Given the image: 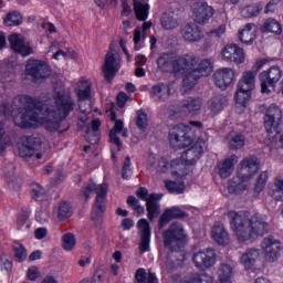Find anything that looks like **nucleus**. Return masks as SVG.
I'll return each instance as SVG.
<instances>
[{
	"mask_svg": "<svg viewBox=\"0 0 283 283\" xmlns=\"http://www.w3.org/2000/svg\"><path fill=\"white\" fill-rule=\"evenodd\" d=\"M19 103L24 107L18 108V115L13 117L15 127L32 129L39 123V113L43 114L42 124L48 132H57L61 123L74 112L76 103L71 95L57 92L54 96L55 109L45 107V104L36 97L20 95Z\"/></svg>",
	"mask_w": 283,
	"mask_h": 283,
	"instance_id": "nucleus-1",
	"label": "nucleus"
},
{
	"mask_svg": "<svg viewBox=\"0 0 283 283\" xmlns=\"http://www.w3.org/2000/svg\"><path fill=\"white\" fill-rule=\"evenodd\" d=\"M229 218H231V229L234 231L240 243L253 242L260 235L269 233V223L259 213L248 219L247 216L240 212L230 211Z\"/></svg>",
	"mask_w": 283,
	"mask_h": 283,
	"instance_id": "nucleus-2",
	"label": "nucleus"
},
{
	"mask_svg": "<svg viewBox=\"0 0 283 283\" xmlns=\"http://www.w3.org/2000/svg\"><path fill=\"white\" fill-rule=\"evenodd\" d=\"M198 59L193 52L174 57L172 53L164 52L157 57V67L163 74H176L185 76L189 70L198 65Z\"/></svg>",
	"mask_w": 283,
	"mask_h": 283,
	"instance_id": "nucleus-3",
	"label": "nucleus"
},
{
	"mask_svg": "<svg viewBox=\"0 0 283 283\" xmlns=\"http://www.w3.org/2000/svg\"><path fill=\"white\" fill-rule=\"evenodd\" d=\"M96 193L95 201L92 207L91 220L96 222L103 219V214L107 211V193H109V185L107 182H103L96 185L93 180L88 181L81 189V196L84 197L85 202L90 200L92 193Z\"/></svg>",
	"mask_w": 283,
	"mask_h": 283,
	"instance_id": "nucleus-4",
	"label": "nucleus"
},
{
	"mask_svg": "<svg viewBox=\"0 0 283 283\" xmlns=\"http://www.w3.org/2000/svg\"><path fill=\"white\" fill-rule=\"evenodd\" d=\"M240 167V172L238 174L240 181L238 182L235 179H232L228 182V193L234 196H242L249 189V185L244 182H249L260 171V161L254 156L245 157L241 160Z\"/></svg>",
	"mask_w": 283,
	"mask_h": 283,
	"instance_id": "nucleus-5",
	"label": "nucleus"
},
{
	"mask_svg": "<svg viewBox=\"0 0 283 283\" xmlns=\"http://www.w3.org/2000/svg\"><path fill=\"white\" fill-rule=\"evenodd\" d=\"M205 147H207V142L205 138L199 137L190 148L181 154L180 159H172L170 161L172 176H177V178H186L187 172H180L182 165H196L198 160L202 158V154H205Z\"/></svg>",
	"mask_w": 283,
	"mask_h": 283,
	"instance_id": "nucleus-6",
	"label": "nucleus"
},
{
	"mask_svg": "<svg viewBox=\"0 0 283 283\" xmlns=\"http://www.w3.org/2000/svg\"><path fill=\"white\" fill-rule=\"evenodd\" d=\"M164 248L170 253H180L187 244V230L185 226L178 221L169 224V227L161 233Z\"/></svg>",
	"mask_w": 283,
	"mask_h": 283,
	"instance_id": "nucleus-7",
	"label": "nucleus"
},
{
	"mask_svg": "<svg viewBox=\"0 0 283 283\" xmlns=\"http://www.w3.org/2000/svg\"><path fill=\"white\" fill-rule=\"evenodd\" d=\"M195 139L196 135L193 134V130L185 124H177L168 133L170 147L175 150L185 149L190 145H193Z\"/></svg>",
	"mask_w": 283,
	"mask_h": 283,
	"instance_id": "nucleus-8",
	"label": "nucleus"
},
{
	"mask_svg": "<svg viewBox=\"0 0 283 283\" xmlns=\"http://www.w3.org/2000/svg\"><path fill=\"white\" fill-rule=\"evenodd\" d=\"M213 72V64L211 63L210 60H202L199 64L198 67L192 66L188 72L184 74V87L186 90H193L196 87V84L202 76H209Z\"/></svg>",
	"mask_w": 283,
	"mask_h": 283,
	"instance_id": "nucleus-9",
	"label": "nucleus"
},
{
	"mask_svg": "<svg viewBox=\"0 0 283 283\" xmlns=\"http://www.w3.org/2000/svg\"><path fill=\"white\" fill-rule=\"evenodd\" d=\"M282 80V69L280 66H271L269 70L259 74L261 83V93L271 94L277 87V83Z\"/></svg>",
	"mask_w": 283,
	"mask_h": 283,
	"instance_id": "nucleus-10",
	"label": "nucleus"
},
{
	"mask_svg": "<svg viewBox=\"0 0 283 283\" xmlns=\"http://www.w3.org/2000/svg\"><path fill=\"white\" fill-rule=\"evenodd\" d=\"M264 128L268 134H280L282 132V109L271 104L265 113Z\"/></svg>",
	"mask_w": 283,
	"mask_h": 283,
	"instance_id": "nucleus-11",
	"label": "nucleus"
},
{
	"mask_svg": "<svg viewBox=\"0 0 283 283\" xmlns=\"http://www.w3.org/2000/svg\"><path fill=\"white\" fill-rule=\"evenodd\" d=\"M25 74L33 81H43L52 74V69L43 60H29L25 65Z\"/></svg>",
	"mask_w": 283,
	"mask_h": 283,
	"instance_id": "nucleus-12",
	"label": "nucleus"
},
{
	"mask_svg": "<svg viewBox=\"0 0 283 283\" xmlns=\"http://www.w3.org/2000/svg\"><path fill=\"white\" fill-rule=\"evenodd\" d=\"M105 81L112 83L116 78V74L120 72V62L116 57L114 51H108L104 57V64L102 66Z\"/></svg>",
	"mask_w": 283,
	"mask_h": 283,
	"instance_id": "nucleus-13",
	"label": "nucleus"
},
{
	"mask_svg": "<svg viewBox=\"0 0 283 283\" xmlns=\"http://www.w3.org/2000/svg\"><path fill=\"white\" fill-rule=\"evenodd\" d=\"M192 14L196 23H199V25H207L213 14H216V10L213 7L209 6V3L198 1L192 7Z\"/></svg>",
	"mask_w": 283,
	"mask_h": 283,
	"instance_id": "nucleus-14",
	"label": "nucleus"
},
{
	"mask_svg": "<svg viewBox=\"0 0 283 283\" xmlns=\"http://www.w3.org/2000/svg\"><path fill=\"white\" fill-rule=\"evenodd\" d=\"M221 56L227 63H235V65H241L245 61L244 49L233 43L222 49Z\"/></svg>",
	"mask_w": 283,
	"mask_h": 283,
	"instance_id": "nucleus-15",
	"label": "nucleus"
},
{
	"mask_svg": "<svg viewBox=\"0 0 283 283\" xmlns=\"http://www.w3.org/2000/svg\"><path fill=\"white\" fill-rule=\"evenodd\" d=\"M171 87H174L171 82H158L149 88L148 94L153 101H158V103H166V101L171 98Z\"/></svg>",
	"mask_w": 283,
	"mask_h": 283,
	"instance_id": "nucleus-16",
	"label": "nucleus"
},
{
	"mask_svg": "<svg viewBox=\"0 0 283 283\" xmlns=\"http://www.w3.org/2000/svg\"><path fill=\"white\" fill-rule=\"evenodd\" d=\"M192 262L197 269H211L216 264V251L208 248L207 250L196 252Z\"/></svg>",
	"mask_w": 283,
	"mask_h": 283,
	"instance_id": "nucleus-17",
	"label": "nucleus"
},
{
	"mask_svg": "<svg viewBox=\"0 0 283 283\" xmlns=\"http://www.w3.org/2000/svg\"><path fill=\"white\" fill-rule=\"evenodd\" d=\"M41 145L43 142L40 137L27 136L19 148V155L21 158H32L41 149Z\"/></svg>",
	"mask_w": 283,
	"mask_h": 283,
	"instance_id": "nucleus-18",
	"label": "nucleus"
},
{
	"mask_svg": "<svg viewBox=\"0 0 283 283\" xmlns=\"http://www.w3.org/2000/svg\"><path fill=\"white\" fill-rule=\"evenodd\" d=\"M261 248L266 253L268 258H270L271 262H275V260L282 255V242L273 235L264 238Z\"/></svg>",
	"mask_w": 283,
	"mask_h": 283,
	"instance_id": "nucleus-19",
	"label": "nucleus"
},
{
	"mask_svg": "<svg viewBox=\"0 0 283 283\" xmlns=\"http://www.w3.org/2000/svg\"><path fill=\"white\" fill-rule=\"evenodd\" d=\"M189 218V212L184 211L178 206L167 208L158 219V227L163 229L166 224H169L171 220H185Z\"/></svg>",
	"mask_w": 283,
	"mask_h": 283,
	"instance_id": "nucleus-20",
	"label": "nucleus"
},
{
	"mask_svg": "<svg viewBox=\"0 0 283 283\" xmlns=\"http://www.w3.org/2000/svg\"><path fill=\"white\" fill-rule=\"evenodd\" d=\"M9 45L15 54L21 56H30L33 50L30 43H25V40L21 38L19 33H13L8 36Z\"/></svg>",
	"mask_w": 283,
	"mask_h": 283,
	"instance_id": "nucleus-21",
	"label": "nucleus"
},
{
	"mask_svg": "<svg viewBox=\"0 0 283 283\" xmlns=\"http://www.w3.org/2000/svg\"><path fill=\"white\" fill-rule=\"evenodd\" d=\"M213 81L216 87L224 91L235 81V71L229 67L220 69L213 73Z\"/></svg>",
	"mask_w": 283,
	"mask_h": 283,
	"instance_id": "nucleus-22",
	"label": "nucleus"
},
{
	"mask_svg": "<svg viewBox=\"0 0 283 283\" xmlns=\"http://www.w3.org/2000/svg\"><path fill=\"white\" fill-rule=\"evenodd\" d=\"M137 227L140 231L139 253H147L151 244V226L147 219H139Z\"/></svg>",
	"mask_w": 283,
	"mask_h": 283,
	"instance_id": "nucleus-23",
	"label": "nucleus"
},
{
	"mask_svg": "<svg viewBox=\"0 0 283 283\" xmlns=\"http://www.w3.org/2000/svg\"><path fill=\"white\" fill-rule=\"evenodd\" d=\"M235 165H238V157L235 154L230 155L218 164V175L222 179L231 178L233 171H235Z\"/></svg>",
	"mask_w": 283,
	"mask_h": 283,
	"instance_id": "nucleus-24",
	"label": "nucleus"
},
{
	"mask_svg": "<svg viewBox=\"0 0 283 283\" xmlns=\"http://www.w3.org/2000/svg\"><path fill=\"white\" fill-rule=\"evenodd\" d=\"M256 32L258 27L255 23H247L238 33L239 41L243 45H253V42L258 39Z\"/></svg>",
	"mask_w": 283,
	"mask_h": 283,
	"instance_id": "nucleus-25",
	"label": "nucleus"
},
{
	"mask_svg": "<svg viewBox=\"0 0 283 283\" xmlns=\"http://www.w3.org/2000/svg\"><path fill=\"white\" fill-rule=\"evenodd\" d=\"M181 35L185 41L189 43H197L198 41H202L205 33H202V29L198 27V24H186L181 29Z\"/></svg>",
	"mask_w": 283,
	"mask_h": 283,
	"instance_id": "nucleus-26",
	"label": "nucleus"
},
{
	"mask_svg": "<svg viewBox=\"0 0 283 283\" xmlns=\"http://www.w3.org/2000/svg\"><path fill=\"white\" fill-rule=\"evenodd\" d=\"M163 199V195L153 192L149 195V199L146 202V211L148 220H154V218H158L160 216V203L159 200Z\"/></svg>",
	"mask_w": 283,
	"mask_h": 283,
	"instance_id": "nucleus-27",
	"label": "nucleus"
},
{
	"mask_svg": "<svg viewBox=\"0 0 283 283\" xmlns=\"http://www.w3.org/2000/svg\"><path fill=\"white\" fill-rule=\"evenodd\" d=\"M260 32L262 34H276V36H280L282 34V23L275 18H268L261 24Z\"/></svg>",
	"mask_w": 283,
	"mask_h": 283,
	"instance_id": "nucleus-28",
	"label": "nucleus"
},
{
	"mask_svg": "<svg viewBox=\"0 0 283 283\" xmlns=\"http://www.w3.org/2000/svg\"><path fill=\"white\" fill-rule=\"evenodd\" d=\"M160 25L163 30H176L180 25V20L176 11H166L160 17Z\"/></svg>",
	"mask_w": 283,
	"mask_h": 283,
	"instance_id": "nucleus-29",
	"label": "nucleus"
},
{
	"mask_svg": "<svg viewBox=\"0 0 283 283\" xmlns=\"http://www.w3.org/2000/svg\"><path fill=\"white\" fill-rule=\"evenodd\" d=\"M202 102L198 98L188 97L184 101L181 112L185 116H198Z\"/></svg>",
	"mask_w": 283,
	"mask_h": 283,
	"instance_id": "nucleus-30",
	"label": "nucleus"
},
{
	"mask_svg": "<svg viewBox=\"0 0 283 283\" xmlns=\"http://www.w3.org/2000/svg\"><path fill=\"white\" fill-rule=\"evenodd\" d=\"M212 240L217 242L220 247H224L227 244V240H229V232L227 229L220 223H216L211 229Z\"/></svg>",
	"mask_w": 283,
	"mask_h": 283,
	"instance_id": "nucleus-31",
	"label": "nucleus"
},
{
	"mask_svg": "<svg viewBox=\"0 0 283 283\" xmlns=\"http://www.w3.org/2000/svg\"><path fill=\"white\" fill-rule=\"evenodd\" d=\"M229 99L224 95H216L209 102V109L212 114L218 115L227 107Z\"/></svg>",
	"mask_w": 283,
	"mask_h": 283,
	"instance_id": "nucleus-32",
	"label": "nucleus"
},
{
	"mask_svg": "<svg viewBox=\"0 0 283 283\" xmlns=\"http://www.w3.org/2000/svg\"><path fill=\"white\" fill-rule=\"evenodd\" d=\"M258 258H260V250L258 249H249L241 256V263L243 264L247 271H251L253 266H255V262H258Z\"/></svg>",
	"mask_w": 283,
	"mask_h": 283,
	"instance_id": "nucleus-33",
	"label": "nucleus"
},
{
	"mask_svg": "<svg viewBox=\"0 0 283 283\" xmlns=\"http://www.w3.org/2000/svg\"><path fill=\"white\" fill-rule=\"evenodd\" d=\"M149 3H143L139 0H133V10L137 21H147L149 19Z\"/></svg>",
	"mask_w": 283,
	"mask_h": 283,
	"instance_id": "nucleus-34",
	"label": "nucleus"
},
{
	"mask_svg": "<svg viewBox=\"0 0 283 283\" xmlns=\"http://www.w3.org/2000/svg\"><path fill=\"white\" fill-rule=\"evenodd\" d=\"M123 129H125V123H123V119H118L109 130V140L113 145H116V147H123V142H120V137H118V134H120Z\"/></svg>",
	"mask_w": 283,
	"mask_h": 283,
	"instance_id": "nucleus-35",
	"label": "nucleus"
},
{
	"mask_svg": "<svg viewBox=\"0 0 283 283\" xmlns=\"http://www.w3.org/2000/svg\"><path fill=\"white\" fill-rule=\"evenodd\" d=\"M253 91H251V88L244 87V86H240L238 84L237 86V92L234 95V101L237 103V105H241L242 107H247V104L249 103V101H251V93Z\"/></svg>",
	"mask_w": 283,
	"mask_h": 283,
	"instance_id": "nucleus-36",
	"label": "nucleus"
},
{
	"mask_svg": "<svg viewBox=\"0 0 283 283\" xmlns=\"http://www.w3.org/2000/svg\"><path fill=\"white\" fill-rule=\"evenodd\" d=\"M182 283H213V276L208 273H193L185 276Z\"/></svg>",
	"mask_w": 283,
	"mask_h": 283,
	"instance_id": "nucleus-37",
	"label": "nucleus"
},
{
	"mask_svg": "<svg viewBox=\"0 0 283 283\" xmlns=\"http://www.w3.org/2000/svg\"><path fill=\"white\" fill-rule=\"evenodd\" d=\"M22 23H23V15H21V12L17 10L7 13L6 18L3 19V24L7 25V28L21 25Z\"/></svg>",
	"mask_w": 283,
	"mask_h": 283,
	"instance_id": "nucleus-38",
	"label": "nucleus"
},
{
	"mask_svg": "<svg viewBox=\"0 0 283 283\" xmlns=\"http://www.w3.org/2000/svg\"><path fill=\"white\" fill-rule=\"evenodd\" d=\"M247 145V136L242 133H238L233 135L228 142V147L231 151H235L238 149H242Z\"/></svg>",
	"mask_w": 283,
	"mask_h": 283,
	"instance_id": "nucleus-39",
	"label": "nucleus"
},
{
	"mask_svg": "<svg viewBox=\"0 0 283 283\" xmlns=\"http://www.w3.org/2000/svg\"><path fill=\"white\" fill-rule=\"evenodd\" d=\"M70 218H72V203L61 201L57 209V220L63 222Z\"/></svg>",
	"mask_w": 283,
	"mask_h": 283,
	"instance_id": "nucleus-40",
	"label": "nucleus"
},
{
	"mask_svg": "<svg viewBox=\"0 0 283 283\" xmlns=\"http://www.w3.org/2000/svg\"><path fill=\"white\" fill-rule=\"evenodd\" d=\"M15 262L19 264L23 263L24 260H28V249L21 242H15L12 247Z\"/></svg>",
	"mask_w": 283,
	"mask_h": 283,
	"instance_id": "nucleus-41",
	"label": "nucleus"
},
{
	"mask_svg": "<svg viewBox=\"0 0 283 283\" xmlns=\"http://www.w3.org/2000/svg\"><path fill=\"white\" fill-rule=\"evenodd\" d=\"M233 268L227 263H222L219 268V283H231Z\"/></svg>",
	"mask_w": 283,
	"mask_h": 283,
	"instance_id": "nucleus-42",
	"label": "nucleus"
},
{
	"mask_svg": "<svg viewBox=\"0 0 283 283\" xmlns=\"http://www.w3.org/2000/svg\"><path fill=\"white\" fill-rule=\"evenodd\" d=\"M126 202L128 207L133 209L134 216H136V218H140V216L145 213V207L140 206V200H138L136 197L128 196Z\"/></svg>",
	"mask_w": 283,
	"mask_h": 283,
	"instance_id": "nucleus-43",
	"label": "nucleus"
},
{
	"mask_svg": "<svg viewBox=\"0 0 283 283\" xmlns=\"http://www.w3.org/2000/svg\"><path fill=\"white\" fill-rule=\"evenodd\" d=\"M31 197L35 200V202H43L48 198V195L45 193V188L36 182L32 184Z\"/></svg>",
	"mask_w": 283,
	"mask_h": 283,
	"instance_id": "nucleus-44",
	"label": "nucleus"
},
{
	"mask_svg": "<svg viewBox=\"0 0 283 283\" xmlns=\"http://www.w3.org/2000/svg\"><path fill=\"white\" fill-rule=\"evenodd\" d=\"M165 187L168 191V193H176V196H180V193H185V182H176L172 180H166L165 181Z\"/></svg>",
	"mask_w": 283,
	"mask_h": 283,
	"instance_id": "nucleus-45",
	"label": "nucleus"
},
{
	"mask_svg": "<svg viewBox=\"0 0 283 283\" xmlns=\"http://www.w3.org/2000/svg\"><path fill=\"white\" fill-rule=\"evenodd\" d=\"M241 87H245L247 90H255V74L250 71L243 74V78L238 83Z\"/></svg>",
	"mask_w": 283,
	"mask_h": 283,
	"instance_id": "nucleus-46",
	"label": "nucleus"
},
{
	"mask_svg": "<svg viewBox=\"0 0 283 283\" xmlns=\"http://www.w3.org/2000/svg\"><path fill=\"white\" fill-rule=\"evenodd\" d=\"M165 266L167 273H175V271H178V269H182L185 266V261L180 259H171L168 256L166 259Z\"/></svg>",
	"mask_w": 283,
	"mask_h": 283,
	"instance_id": "nucleus-47",
	"label": "nucleus"
},
{
	"mask_svg": "<svg viewBox=\"0 0 283 283\" xmlns=\"http://www.w3.org/2000/svg\"><path fill=\"white\" fill-rule=\"evenodd\" d=\"M136 126L137 129H139L140 132H146L147 127H149V119L147 117V113H145V111L143 109L137 111Z\"/></svg>",
	"mask_w": 283,
	"mask_h": 283,
	"instance_id": "nucleus-48",
	"label": "nucleus"
},
{
	"mask_svg": "<svg viewBox=\"0 0 283 283\" xmlns=\"http://www.w3.org/2000/svg\"><path fill=\"white\" fill-rule=\"evenodd\" d=\"M268 181H269V172L268 171L261 172L254 185V193L260 196V193L264 191V187H266Z\"/></svg>",
	"mask_w": 283,
	"mask_h": 283,
	"instance_id": "nucleus-49",
	"label": "nucleus"
},
{
	"mask_svg": "<svg viewBox=\"0 0 283 283\" xmlns=\"http://www.w3.org/2000/svg\"><path fill=\"white\" fill-rule=\"evenodd\" d=\"M62 247L64 251H72L76 247V237L72 232L62 235Z\"/></svg>",
	"mask_w": 283,
	"mask_h": 283,
	"instance_id": "nucleus-50",
	"label": "nucleus"
},
{
	"mask_svg": "<svg viewBox=\"0 0 283 283\" xmlns=\"http://www.w3.org/2000/svg\"><path fill=\"white\" fill-rule=\"evenodd\" d=\"M274 190L272 191V198L276 202H283V179L276 178L274 180Z\"/></svg>",
	"mask_w": 283,
	"mask_h": 283,
	"instance_id": "nucleus-51",
	"label": "nucleus"
},
{
	"mask_svg": "<svg viewBox=\"0 0 283 283\" xmlns=\"http://www.w3.org/2000/svg\"><path fill=\"white\" fill-rule=\"evenodd\" d=\"M132 174H134V171L132 170V157L126 156L122 167L123 180H129V178H132Z\"/></svg>",
	"mask_w": 283,
	"mask_h": 283,
	"instance_id": "nucleus-52",
	"label": "nucleus"
},
{
	"mask_svg": "<svg viewBox=\"0 0 283 283\" xmlns=\"http://www.w3.org/2000/svg\"><path fill=\"white\" fill-rule=\"evenodd\" d=\"M14 266V262L8 259V255H0V270L7 272L8 274L12 273V269Z\"/></svg>",
	"mask_w": 283,
	"mask_h": 283,
	"instance_id": "nucleus-53",
	"label": "nucleus"
},
{
	"mask_svg": "<svg viewBox=\"0 0 283 283\" xmlns=\"http://www.w3.org/2000/svg\"><path fill=\"white\" fill-rule=\"evenodd\" d=\"M28 220H30V212L28 211V209L22 208L21 211L19 212V214L17 216V227L18 229H23V227H25V222H28Z\"/></svg>",
	"mask_w": 283,
	"mask_h": 283,
	"instance_id": "nucleus-54",
	"label": "nucleus"
},
{
	"mask_svg": "<svg viewBox=\"0 0 283 283\" xmlns=\"http://www.w3.org/2000/svg\"><path fill=\"white\" fill-rule=\"evenodd\" d=\"M77 99L83 101H90L92 98V86L87 84L85 88H80L76 91Z\"/></svg>",
	"mask_w": 283,
	"mask_h": 283,
	"instance_id": "nucleus-55",
	"label": "nucleus"
},
{
	"mask_svg": "<svg viewBox=\"0 0 283 283\" xmlns=\"http://www.w3.org/2000/svg\"><path fill=\"white\" fill-rule=\"evenodd\" d=\"M101 125H102L101 118H95L91 123V128L95 136V140H94L95 144L98 143V140H101Z\"/></svg>",
	"mask_w": 283,
	"mask_h": 283,
	"instance_id": "nucleus-56",
	"label": "nucleus"
},
{
	"mask_svg": "<svg viewBox=\"0 0 283 283\" xmlns=\"http://www.w3.org/2000/svg\"><path fill=\"white\" fill-rule=\"evenodd\" d=\"M3 136H6V128L3 127V123L0 122V155L3 154L12 143L10 140H3Z\"/></svg>",
	"mask_w": 283,
	"mask_h": 283,
	"instance_id": "nucleus-57",
	"label": "nucleus"
},
{
	"mask_svg": "<svg viewBox=\"0 0 283 283\" xmlns=\"http://www.w3.org/2000/svg\"><path fill=\"white\" fill-rule=\"evenodd\" d=\"M14 112V108L10 103L3 102L0 104V116H4V118H10Z\"/></svg>",
	"mask_w": 283,
	"mask_h": 283,
	"instance_id": "nucleus-58",
	"label": "nucleus"
},
{
	"mask_svg": "<svg viewBox=\"0 0 283 283\" xmlns=\"http://www.w3.org/2000/svg\"><path fill=\"white\" fill-rule=\"evenodd\" d=\"M157 171L158 174H167V171H169V160L165 157H160L157 164Z\"/></svg>",
	"mask_w": 283,
	"mask_h": 283,
	"instance_id": "nucleus-59",
	"label": "nucleus"
},
{
	"mask_svg": "<svg viewBox=\"0 0 283 283\" xmlns=\"http://www.w3.org/2000/svg\"><path fill=\"white\" fill-rule=\"evenodd\" d=\"M147 270L145 268H139L135 272V280L138 283H147Z\"/></svg>",
	"mask_w": 283,
	"mask_h": 283,
	"instance_id": "nucleus-60",
	"label": "nucleus"
},
{
	"mask_svg": "<svg viewBox=\"0 0 283 283\" xmlns=\"http://www.w3.org/2000/svg\"><path fill=\"white\" fill-rule=\"evenodd\" d=\"M39 275H40V272H39V268L36 266H31L27 271V276H28V280H30V282H36V280L39 279Z\"/></svg>",
	"mask_w": 283,
	"mask_h": 283,
	"instance_id": "nucleus-61",
	"label": "nucleus"
},
{
	"mask_svg": "<svg viewBox=\"0 0 283 283\" xmlns=\"http://www.w3.org/2000/svg\"><path fill=\"white\" fill-rule=\"evenodd\" d=\"M262 4H254L247 7L248 17H258L262 12Z\"/></svg>",
	"mask_w": 283,
	"mask_h": 283,
	"instance_id": "nucleus-62",
	"label": "nucleus"
},
{
	"mask_svg": "<svg viewBox=\"0 0 283 283\" xmlns=\"http://www.w3.org/2000/svg\"><path fill=\"white\" fill-rule=\"evenodd\" d=\"M136 196L137 198H139V200H143L144 202H149V190H147V188L139 187L136 191Z\"/></svg>",
	"mask_w": 283,
	"mask_h": 283,
	"instance_id": "nucleus-63",
	"label": "nucleus"
},
{
	"mask_svg": "<svg viewBox=\"0 0 283 283\" xmlns=\"http://www.w3.org/2000/svg\"><path fill=\"white\" fill-rule=\"evenodd\" d=\"M122 3V11L120 17H130L132 14V6H129V2L127 0H120Z\"/></svg>",
	"mask_w": 283,
	"mask_h": 283,
	"instance_id": "nucleus-64",
	"label": "nucleus"
}]
</instances>
